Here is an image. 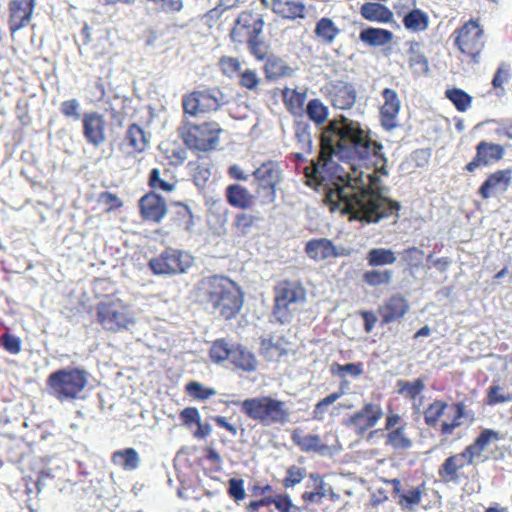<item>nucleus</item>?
<instances>
[{
  "label": "nucleus",
  "instance_id": "f257e3e1",
  "mask_svg": "<svg viewBox=\"0 0 512 512\" xmlns=\"http://www.w3.org/2000/svg\"><path fill=\"white\" fill-rule=\"evenodd\" d=\"M340 161L368 160L384 164L383 145L372 140L361 123L344 115L335 118L323 129L320 153L304 169L306 184L325 189V204L331 212L349 216V220L377 223L383 218H399L401 205L382 196L361 180L352 178L339 166Z\"/></svg>",
  "mask_w": 512,
  "mask_h": 512
},
{
  "label": "nucleus",
  "instance_id": "f03ea898",
  "mask_svg": "<svg viewBox=\"0 0 512 512\" xmlns=\"http://www.w3.org/2000/svg\"><path fill=\"white\" fill-rule=\"evenodd\" d=\"M196 296L202 305L210 307L224 320L235 318L244 303L240 286L224 275L203 277L197 283Z\"/></svg>",
  "mask_w": 512,
  "mask_h": 512
},
{
  "label": "nucleus",
  "instance_id": "7ed1b4c3",
  "mask_svg": "<svg viewBox=\"0 0 512 512\" xmlns=\"http://www.w3.org/2000/svg\"><path fill=\"white\" fill-rule=\"evenodd\" d=\"M196 296L202 305L210 307L224 320L235 318L244 303L240 286L224 275L203 277L197 283Z\"/></svg>",
  "mask_w": 512,
  "mask_h": 512
},
{
  "label": "nucleus",
  "instance_id": "20e7f679",
  "mask_svg": "<svg viewBox=\"0 0 512 512\" xmlns=\"http://www.w3.org/2000/svg\"><path fill=\"white\" fill-rule=\"evenodd\" d=\"M498 431L493 429H484L475 438V440L467 445L460 453L448 456L438 468V476L445 484H459L462 480L467 479L463 469L465 466L472 465L475 459L482 456L491 442L501 439Z\"/></svg>",
  "mask_w": 512,
  "mask_h": 512
},
{
  "label": "nucleus",
  "instance_id": "39448f33",
  "mask_svg": "<svg viewBox=\"0 0 512 512\" xmlns=\"http://www.w3.org/2000/svg\"><path fill=\"white\" fill-rule=\"evenodd\" d=\"M222 403L240 406L241 412L247 418L264 426L284 425L290 418L286 402L269 395L247 398L243 401L225 400Z\"/></svg>",
  "mask_w": 512,
  "mask_h": 512
},
{
  "label": "nucleus",
  "instance_id": "423d86ee",
  "mask_svg": "<svg viewBox=\"0 0 512 512\" xmlns=\"http://www.w3.org/2000/svg\"><path fill=\"white\" fill-rule=\"evenodd\" d=\"M223 131L216 121L198 123L187 119L178 128L179 137L189 150L204 153L218 148Z\"/></svg>",
  "mask_w": 512,
  "mask_h": 512
},
{
  "label": "nucleus",
  "instance_id": "0eeeda50",
  "mask_svg": "<svg viewBox=\"0 0 512 512\" xmlns=\"http://www.w3.org/2000/svg\"><path fill=\"white\" fill-rule=\"evenodd\" d=\"M87 384L88 373L77 367L58 369L46 380L49 394L60 402L79 398Z\"/></svg>",
  "mask_w": 512,
  "mask_h": 512
},
{
  "label": "nucleus",
  "instance_id": "6e6552de",
  "mask_svg": "<svg viewBox=\"0 0 512 512\" xmlns=\"http://www.w3.org/2000/svg\"><path fill=\"white\" fill-rule=\"evenodd\" d=\"M98 324L108 332L118 333L135 324L130 305L120 298L108 296L96 304Z\"/></svg>",
  "mask_w": 512,
  "mask_h": 512
},
{
  "label": "nucleus",
  "instance_id": "1a4fd4ad",
  "mask_svg": "<svg viewBox=\"0 0 512 512\" xmlns=\"http://www.w3.org/2000/svg\"><path fill=\"white\" fill-rule=\"evenodd\" d=\"M306 290L298 280L283 279L274 286V303L272 313L281 324L291 320V306L303 303Z\"/></svg>",
  "mask_w": 512,
  "mask_h": 512
},
{
  "label": "nucleus",
  "instance_id": "9d476101",
  "mask_svg": "<svg viewBox=\"0 0 512 512\" xmlns=\"http://www.w3.org/2000/svg\"><path fill=\"white\" fill-rule=\"evenodd\" d=\"M225 104V96L218 87H202L182 97L184 115L197 117L217 112Z\"/></svg>",
  "mask_w": 512,
  "mask_h": 512
},
{
  "label": "nucleus",
  "instance_id": "9b49d317",
  "mask_svg": "<svg viewBox=\"0 0 512 512\" xmlns=\"http://www.w3.org/2000/svg\"><path fill=\"white\" fill-rule=\"evenodd\" d=\"M194 263L188 252L168 247L148 261V268L154 275L175 276L186 273Z\"/></svg>",
  "mask_w": 512,
  "mask_h": 512
},
{
  "label": "nucleus",
  "instance_id": "f8f14e48",
  "mask_svg": "<svg viewBox=\"0 0 512 512\" xmlns=\"http://www.w3.org/2000/svg\"><path fill=\"white\" fill-rule=\"evenodd\" d=\"M257 183L256 192L272 203L276 200L278 186L283 181L281 164L275 160H266L252 172Z\"/></svg>",
  "mask_w": 512,
  "mask_h": 512
},
{
  "label": "nucleus",
  "instance_id": "ddd939ff",
  "mask_svg": "<svg viewBox=\"0 0 512 512\" xmlns=\"http://www.w3.org/2000/svg\"><path fill=\"white\" fill-rule=\"evenodd\" d=\"M384 411L379 403H365L360 410L353 413L346 421L358 435H363L382 419Z\"/></svg>",
  "mask_w": 512,
  "mask_h": 512
},
{
  "label": "nucleus",
  "instance_id": "4468645a",
  "mask_svg": "<svg viewBox=\"0 0 512 512\" xmlns=\"http://www.w3.org/2000/svg\"><path fill=\"white\" fill-rule=\"evenodd\" d=\"M81 121L82 133L88 144L98 147L106 141L107 121L103 114L97 111L86 112Z\"/></svg>",
  "mask_w": 512,
  "mask_h": 512
},
{
  "label": "nucleus",
  "instance_id": "2eb2a0df",
  "mask_svg": "<svg viewBox=\"0 0 512 512\" xmlns=\"http://www.w3.org/2000/svg\"><path fill=\"white\" fill-rule=\"evenodd\" d=\"M407 424L401 416L395 412L388 413L385 421L386 445L395 450H407L412 446V441L406 433Z\"/></svg>",
  "mask_w": 512,
  "mask_h": 512
},
{
  "label": "nucleus",
  "instance_id": "dca6fc26",
  "mask_svg": "<svg viewBox=\"0 0 512 512\" xmlns=\"http://www.w3.org/2000/svg\"><path fill=\"white\" fill-rule=\"evenodd\" d=\"M140 217L149 223H160L168 212L166 200L154 191L144 194L138 201Z\"/></svg>",
  "mask_w": 512,
  "mask_h": 512
},
{
  "label": "nucleus",
  "instance_id": "f3484780",
  "mask_svg": "<svg viewBox=\"0 0 512 512\" xmlns=\"http://www.w3.org/2000/svg\"><path fill=\"white\" fill-rule=\"evenodd\" d=\"M409 311L410 304L407 298L400 293L392 294L378 307L381 325L400 322Z\"/></svg>",
  "mask_w": 512,
  "mask_h": 512
},
{
  "label": "nucleus",
  "instance_id": "a211bd4d",
  "mask_svg": "<svg viewBox=\"0 0 512 512\" xmlns=\"http://www.w3.org/2000/svg\"><path fill=\"white\" fill-rule=\"evenodd\" d=\"M504 148L500 144L481 141L476 146V155L464 169L473 173L479 167H486L503 158Z\"/></svg>",
  "mask_w": 512,
  "mask_h": 512
},
{
  "label": "nucleus",
  "instance_id": "6ab92c4d",
  "mask_svg": "<svg viewBox=\"0 0 512 512\" xmlns=\"http://www.w3.org/2000/svg\"><path fill=\"white\" fill-rule=\"evenodd\" d=\"M390 484L393 496L403 510H414L421 503L422 496L426 490L424 482L416 487L405 488L402 482L395 478L390 480Z\"/></svg>",
  "mask_w": 512,
  "mask_h": 512
},
{
  "label": "nucleus",
  "instance_id": "aec40b11",
  "mask_svg": "<svg viewBox=\"0 0 512 512\" xmlns=\"http://www.w3.org/2000/svg\"><path fill=\"white\" fill-rule=\"evenodd\" d=\"M511 179V169H499L487 176L477 193L483 200H487L497 193H504L510 187Z\"/></svg>",
  "mask_w": 512,
  "mask_h": 512
},
{
  "label": "nucleus",
  "instance_id": "412c9836",
  "mask_svg": "<svg viewBox=\"0 0 512 512\" xmlns=\"http://www.w3.org/2000/svg\"><path fill=\"white\" fill-rule=\"evenodd\" d=\"M381 95L384 101L379 110L380 123L385 130L390 131L397 126L401 101L397 92L390 88H385Z\"/></svg>",
  "mask_w": 512,
  "mask_h": 512
},
{
  "label": "nucleus",
  "instance_id": "4be33fe9",
  "mask_svg": "<svg viewBox=\"0 0 512 512\" xmlns=\"http://www.w3.org/2000/svg\"><path fill=\"white\" fill-rule=\"evenodd\" d=\"M328 98L331 105L340 110L351 109L357 99V91L353 84L336 81L328 87Z\"/></svg>",
  "mask_w": 512,
  "mask_h": 512
},
{
  "label": "nucleus",
  "instance_id": "5701e85b",
  "mask_svg": "<svg viewBox=\"0 0 512 512\" xmlns=\"http://www.w3.org/2000/svg\"><path fill=\"white\" fill-rule=\"evenodd\" d=\"M35 0H12L9 3V28L15 32L24 28L31 20Z\"/></svg>",
  "mask_w": 512,
  "mask_h": 512
},
{
  "label": "nucleus",
  "instance_id": "b1692460",
  "mask_svg": "<svg viewBox=\"0 0 512 512\" xmlns=\"http://www.w3.org/2000/svg\"><path fill=\"white\" fill-rule=\"evenodd\" d=\"M149 146V138L143 127L137 123L130 124L120 143V148L132 154L143 153Z\"/></svg>",
  "mask_w": 512,
  "mask_h": 512
},
{
  "label": "nucleus",
  "instance_id": "393cba45",
  "mask_svg": "<svg viewBox=\"0 0 512 512\" xmlns=\"http://www.w3.org/2000/svg\"><path fill=\"white\" fill-rule=\"evenodd\" d=\"M268 14L256 9L244 10L234 18V32H262Z\"/></svg>",
  "mask_w": 512,
  "mask_h": 512
},
{
  "label": "nucleus",
  "instance_id": "a878e982",
  "mask_svg": "<svg viewBox=\"0 0 512 512\" xmlns=\"http://www.w3.org/2000/svg\"><path fill=\"white\" fill-rule=\"evenodd\" d=\"M226 202L233 208L249 210L256 202V195L239 183L229 184L224 192Z\"/></svg>",
  "mask_w": 512,
  "mask_h": 512
},
{
  "label": "nucleus",
  "instance_id": "bb28decb",
  "mask_svg": "<svg viewBox=\"0 0 512 512\" xmlns=\"http://www.w3.org/2000/svg\"><path fill=\"white\" fill-rule=\"evenodd\" d=\"M306 255L314 261H323L328 258H336L342 255L330 239H311L305 244Z\"/></svg>",
  "mask_w": 512,
  "mask_h": 512
},
{
  "label": "nucleus",
  "instance_id": "cd10ccee",
  "mask_svg": "<svg viewBox=\"0 0 512 512\" xmlns=\"http://www.w3.org/2000/svg\"><path fill=\"white\" fill-rule=\"evenodd\" d=\"M234 15L214 7L201 17L202 24L208 29L219 32H234Z\"/></svg>",
  "mask_w": 512,
  "mask_h": 512
},
{
  "label": "nucleus",
  "instance_id": "c85d7f7f",
  "mask_svg": "<svg viewBox=\"0 0 512 512\" xmlns=\"http://www.w3.org/2000/svg\"><path fill=\"white\" fill-rule=\"evenodd\" d=\"M293 443L305 453H325L328 446L324 444L317 434H303L300 430L293 431L291 435Z\"/></svg>",
  "mask_w": 512,
  "mask_h": 512
},
{
  "label": "nucleus",
  "instance_id": "c756f323",
  "mask_svg": "<svg viewBox=\"0 0 512 512\" xmlns=\"http://www.w3.org/2000/svg\"><path fill=\"white\" fill-rule=\"evenodd\" d=\"M259 217L246 210H241L234 215L231 223V231L237 238L247 237L253 230L257 229Z\"/></svg>",
  "mask_w": 512,
  "mask_h": 512
},
{
  "label": "nucleus",
  "instance_id": "7c9ffc66",
  "mask_svg": "<svg viewBox=\"0 0 512 512\" xmlns=\"http://www.w3.org/2000/svg\"><path fill=\"white\" fill-rule=\"evenodd\" d=\"M231 364L244 372H255L258 360L255 354L242 345L232 346Z\"/></svg>",
  "mask_w": 512,
  "mask_h": 512
},
{
  "label": "nucleus",
  "instance_id": "2f4dec72",
  "mask_svg": "<svg viewBox=\"0 0 512 512\" xmlns=\"http://www.w3.org/2000/svg\"><path fill=\"white\" fill-rule=\"evenodd\" d=\"M176 183L177 181L166 168H153L149 173L148 186L151 188V191L172 192L176 187Z\"/></svg>",
  "mask_w": 512,
  "mask_h": 512
},
{
  "label": "nucleus",
  "instance_id": "473e14b6",
  "mask_svg": "<svg viewBox=\"0 0 512 512\" xmlns=\"http://www.w3.org/2000/svg\"><path fill=\"white\" fill-rule=\"evenodd\" d=\"M306 92H299L296 89L284 88L282 90V100L287 111L298 118H304Z\"/></svg>",
  "mask_w": 512,
  "mask_h": 512
},
{
  "label": "nucleus",
  "instance_id": "72a5a7b5",
  "mask_svg": "<svg viewBox=\"0 0 512 512\" xmlns=\"http://www.w3.org/2000/svg\"><path fill=\"white\" fill-rule=\"evenodd\" d=\"M481 35L482 34H458L455 43L464 55L477 61L484 47Z\"/></svg>",
  "mask_w": 512,
  "mask_h": 512
},
{
  "label": "nucleus",
  "instance_id": "f704fd0d",
  "mask_svg": "<svg viewBox=\"0 0 512 512\" xmlns=\"http://www.w3.org/2000/svg\"><path fill=\"white\" fill-rule=\"evenodd\" d=\"M287 345L288 342L284 337L263 338L260 341L259 353L269 361L279 360L287 354Z\"/></svg>",
  "mask_w": 512,
  "mask_h": 512
},
{
  "label": "nucleus",
  "instance_id": "c9c22d12",
  "mask_svg": "<svg viewBox=\"0 0 512 512\" xmlns=\"http://www.w3.org/2000/svg\"><path fill=\"white\" fill-rule=\"evenodd\" d=\"M360 14L372 22L389 23L393 20V12L380 2H365L360 7Z\"/></svg>",
  "mask_w": 512,
  "mask_h": 512
},
{
  "label": "nucleus",
  "instance_id": "e433bc0d",
  "mask_svg": "<svg viewBox=\"0 0 512 512\" xmlns=\"http://www.w3.org/2000/svg\"><path fill=\"white\" fill-rule=\"evenodd\" d=\"M52 480L53 475L50 469H40L34 475L24 476L23 481L26 495H38L47 486L48 482Z\"/></svg>",
  "mask_w": 512,
  "mask_h": 512
},
{
  "label": "nucleus",
  "instance_id": "4c0bfd02",
  "mask_svg": "<svg viewBox=\"0 0 512 512\" xmlns=\"http://www.w3.org/2000/svg\"><path fill=\"white\" fill-rule=\"evenodd\" d=\"M272 10L283 18L296 19L303 17L305 6L298 0H272Z\"/></svg>",
  "mask_w": 512,
  "mask_h": 512
},
{
  "label": "nucleus",
  "instance_id": "58836bf2",
  "mask_svg": "<svg viewBox=\"0 0 512 512\" xmlns=\"http://www.w3.org/2000/svg\"><path fill=\"white\" fill-rule=\"evenodd\" d=\"M264 73L267 80H276L291 76L293 69L285 61L277 56L270 55L264 65Z\"/></svg>",
  "mask_w": 512,
  "mask_h": 512
},
{
  "label": "nucleus",
  "instance_id": "ea45409f",
  "mask_svg": "<svg viewBox=\"0 0 512 512\" xmlns=\"http://www.w3.org/2000/svg\"><path fill=\"white\" fill-rule=\"evenodd\" d=\"M111 461L115 466L126 471H131L139 466L140 458L134 448H125L113 452Z\"/></svg>",
  "mask_w": 512,
  "mask_h": 512
},
{
  "label": "nucleus",
  "instance_id": "a19ab883",
  "mask_svg": "<svg viewBox=\"0 0 512 512\" xmlns=\"http://www.w3.org/2000/svg\"><path fill=\"white\" fill-rule=\"evenodd\" d=\"M396 259V253L389 248H372L366 254L367 264L373 268L393 265Z\"/></svg>",
  "mask_w": 512,
  "mask_h": 512
},
{
  "label": "nucleus",
  "instance_id": "79ce46f5",
  "mask_svg": "<svg viewBox=\"0 0 512 512\" xmlns=\"http://www.w3.org/2000/svg\"><path fill=\"white\" fill-rule=\"evenodd\" d=\"M295 140L301 151L310 153L312 150L311 127L303 118L296 119L294 122Z\"/></svg>",
  "mask_w": 512,
  "mask_h": 512
},
{
  "label": "nucleus",
  "instance_id": "37998d69",
  "mask_svg": "<svg viewBox=\"0 0 512 512\" xmlns=\"http://www.w3.org/2000/svg\"><path fill=\"white\" fill-rule=\"evenodd\" d=\"M193 218V214L186 204L182 202L174 203V211L171 220L175 226L185 231H190L194 225Z\"/></svg>",
  "mask_w": 512,
  "mask_h": 512
},
{
  "label": "nucleus",
  "instance_id": "c03bdc74",
  "mask_svg": "<svg viewBox=\"0 0 512 512\" xmlns=\"http://www.w3.org/2000/svg\"><path fill=\"white\" fill-rule=\"evenodd\" d=\"M448 403L436 399L431 402L424 410V422L430 428H436L439 425L440 419L444 416L445 410L448 408Z\"/></svg>",
  "mask_w": 512,
  "mask_h": 512
},
{
  "label": "nucleus",
  "instance_id": "a18cd8bd",
  "mask_svg": "<svg viewBox=\"0 0 512 512\" xmlns=\"http://www.w3.org/2000/svg\"><path fill=\"white\" fill-rule=\"evenodd\" d=\"M393 271L391 269H371L365 271L362 280L371 287L387 286L392 282Z\"/></svg>",
  "mask_w": 512,
  "mask_h": 512
},
{
  "label": "nucleus",
  "instance_id": "49530a36",
  "mask_svg": "<svg viewBox=\"0 0 512 512\" xmlns=\"http://www.w3.org/2000/svg\"><path fill=\"white\" fill-rule=\"evenodd\" d=\"M428 23V15L420 9L411 10L403 18L405 28L414 32L427 29Z\"/></svg>",
  "mask_w": 512,
  "mask_h": 512
},
{
  "label": "nucleus",
  "instance_id": "de8ad7c7",
  "mask_svg": "<svg viewBox=\"0 0 512 512\" xmlns=\"http://www.w3.org/2000/svg\"><path fill=\"white\" fill-rule=\"evenodd\" d=\"M445 97L451 101L459 112L467 111L472 104L473 98L460 88H449L445 91Z\"/></svg>",
  "mask_w": 512,
  "mask_h": 512
},
{
  "label": "nucleus",
  "instance_id": "09e8293b",
  "mask_svg": "<svg viewBox=\"0 0 512 512\" xmlns=\"http://www.w3.org/2000/svg\"><path fill=\"white\" fill-rule=\"evenodd\" d=\"M249 52L259 61L267 59L270 52V44L261 37V34H251L247 41Z\"/></svg>",
  "mask_w": 512,
  "mask_h": 512
},
{
  "label": "nucleus",
  "instance_id": "8fccbe9b",
  "mask_svg": "<svg viewBox=\"0 0 512 512\" xmlns=\"http://www.w3.org/2000/svg\"><path fill=\"white\" fill-rule=\"evenodd\" d=\"M305 113L316 125H322L325 123L329 114L327 106L317 98L311 99L307 103Z\"/></svg>",
  "mask_w": 512,
  "mask_h": 512
},
{
  "label": "nucleus",
  "instance_id": "3c124183",
  "mask_svg": "<svg viewBox=\"0 0 512 512\" xmlns=\"http://www.w3.org/2000/svg\"><path fill=\"white\" fill-rule=\"evenodd\" d=\"M396 385L398 388L397 392L409 400H415L425 389L424 381L420 378L412 382L400 379Z\"/></svg>",
  "mask_w": 512,
  "mask_h": 512
},
{
  "label": "nucleus",
  "instance_id": "603ef678",
  "mask_svg": "<svg viewBox=\"0 0 512 512\" xmlns=\"http://www.w3.org/2000/svg\"><path fill=\"white\" fill-rule=\"evenodd\" d=\"M455 413L450 422L444 421L439 426L441 436L447 437L453 434L454 430L462 425L461 419L465 415V405L462 402L453 405Z\"/></svg>",
  "mask_w": 512,
  "mask_h": 512
},
{
  "label": "nucleus",
  "instance_id": "864d4df0",
  "mask_svg": "<svg viewBox=\"0 0 512 512\" xmlns=\"http://www.w3.org/2000/svg\"><path fill=\"white\" fill-rule=\"evenodd\" d=\"M209 355L212 362L216 364H220L225 360L230 361L232 355V347H230L224 339L216 340L213 342L210 348Z\"/></svg>",
  "mask_w": 512,
  "mask_h": 512
},
{
  "label": "nucleus",
  "instance_id": "5fc2aeb1",
  "mask_svg": "<svg viewBox=\"0 0 512 512\" xmlns=\"http://www.w3.org/2000/svg\"><path fill=\"white\" fill-rule=\"evenodd\" d=\"M509 77L510 65L507 63H501L498 66L491 82L495 95L502 97L505 94L504 83L508 81Z\"/></svg>",
  "mask_w": 512,
  "mask_h": 512
},
{
  "label": "nucleus",
  "instance_id": "6e6d98bb",
  "mask_svg": "<svg viewBox=\"0 0 512 512\" xmlns=\"http://www.w3.org/2000/svg\"><path fill=\"white\" fill-rule=\"evenodd\" d=\"M185 392L194 400L204 401L216 394V390L206 387L197 381H190L185 385Z\"/></svg>",
  "mask_w": 512,
  "mask_h": 512
},
{
  "label": "nucleus",
  "instance_id": "4d7b16f0",
  "mask_svg": "<svg viewBox=\"0 0 512 512\" xmlns=\"http://www.w3.org/2000/svg\"><path fill=\"white\" fill-rule=\"evenodd\" d=\"M310 477L316 481L315 489L313 491H305L301 498L306 504H320L326 493L324 490V482L317 474H311Z\"/></svg>",
  "mask_w": 512,
  "mask_h": 512
},
{
  "label": "nucleus",
  "instance_id": "13d9d810",
  "mask_svg": "<svg viewBox=\"0 0 512 512\" xmlns=\"http://www.w3.org/2000/svg\"><path fill=\"white\" fill-rule=\"evenodd\" d=\"M344 394L343 390H339L336 392H333L326 396L325 398L321 399L314 407L313 410V419L322 421L324 419L325 413L327 411V407L334 402H336L339 398H341Z\"/></svg>",
  "mask_w": 512,
  "mask_h": 512
},
{
  "label": "nucleus",
  "instance_id": "bf43d9fd",
  "mask_svg": "<svg viewBox=\"0 0 512 512\" xmlns=\"http://www.w3.org/2000/svg\"><path fill=\"white\" fill-rule=\"evenodd\" d=\"M330 371L333 375H337L339 377H345L346 374H350L353 377H359L363 373V364L361 362L348 363L344 365L333 363Z\"/></svg>",
  "mask_w": 512,
  "mask_h": 512
},
{
  "label": "nucleus",
  "instance_id": "052dcab7",
  "mask_svg": "<svg viewBox=\"0 0 512 512\" xmlns=\"http://www.w3.org/2000/svg\"><path fill=\"white\" fill-rule=\"evenodd\" d=\"M273 504L279 512H300L287 493L269 496V505Z\"/></svg>",
  "mask_w": 512,
  "mask_h": 512
},
{
  "label": "nucleus",
  "instance_id": "680f3d73",
  "mask_svg": "<svg viewBox=\"0 0 512 512\" xmlns=\"http://www.w3.org/2000/svg\"><path fill=\"white\" fill-rule=\"evenodd\" d=\"M305 468L298 467L296 465L290 466L286 470V476L282 483L285 488H291L299 484L305 477Z\"/></svg>",
  "mask_w": 512,
  "mask_h": 512
},
{
  "label": "nucleus",
  "instance_id": "e2e57ef3",
  "mask_svg": "<svg viewBox=\"0 0 512 512\" xmlns=\"http://www.w3.org/2000/svg\"><path fill=\"white\" fill-rule=\"evenodd\" d=\"M221 71L228 77L238 76L241 72V63L234 57H222L219 61Z\"/></svg>",
  "mask_w": 512,
  "mask_h": 512
},
{
  "label": "nucleus",
  "instance_id": "0e129e2a",
  "mask_svg": "<svg viewBox=\"0 0 512 512\" xmlns=\"http://www.w3.org/2000/svg\"><path fill=\"white\" fill-rule=\"evenodd\" d=\"M502 388L498 385H492L488 388L486 394V403L494 406L500 403L512 401V395H504L501 393Z\"/></svg>",
  "mask_w": 512,
  "mask_h": 512
},
{
  "label": "nucleus",
  "instance_id": "69168bd1",
  "mask_svg": "<svg viewBox=\"0 0 512 512\" xmlns=\"http://www.w3.org/2000/svg\"><path fill=\"white\" fill-rule=\"evenodd\" d=\"M238 78L239 85L248 90H256L260 83L257 73L251 69H246L245 71L240 72Z\"/></svg>",
  "mask_w": 512,
  "mask_h": 512
},
{
  "label": "nucleus",
  "instance_id": "338daca9",
  "mask_svg": "<svg viewBox=\"0 0 512 512\" xmlns=\"http://www.w3.org/2000/svg\"><path fill=\"white\" fill-rule=\"evenodd\" d=\"M80 103L77 99L65 100L61 103L60 111L66 118L78 120L81 118Z\"/></svg>",
  "mask_w": 512,
  "mask_h": 512
},
{
  "label": "nucleus",
  "instance_id": "774afa93",
  "mask_svg": "<svg viewBox=\"0 0 512 512\" xmlns=\"http://www.w3.org/2000/svg\"><path fill=\"white\" fill-rule=\"evenodd\" d=\"M98 201L106 206L105 212L117 210L123 206L122 200L115 194L104 191L99 194Z\"/></svg>",
  "mask_w": 512,
  "mask_h": 512
}]
</instances>
